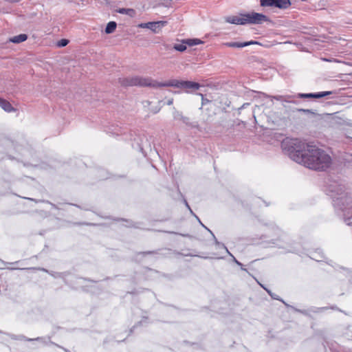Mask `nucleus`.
Listing matches in <instances>:
<instances>
[{
  "instance_id": "f257e3e1",
  "label": "nucleus",
  "mask_w": 352,
  "mask_h": 352,
  "mask_svg": "<svg viewBox=\"0 0 352 352\" xmlns=\"http://www.w3.org/2000/svg\"><path fill=\"white\" fill-rule=\"evenodd\" d=\"M282 147L289 152L294 161L309 168L324 170L329 166V155L316 145L298 139L286 138L282 142Z\"/></svg>"
},
{
  "instance_id": "f03ea898",
  "label": "nucleus",
  "mask_w": 352,
  "mask_h": 352,
  "mask_svg": "<svg viewBox=\"0 0 352 352\" xmlns=\"http://www.w3.org/2000/svg\"><path fill=\"white\" fill-rule=\"evenodd\" d=\"M334 190H331V199L333 201V206L336 208L342 210L347 225H351L347 222L352 217V197L344 192V186H340L336 196L333 194Z\"/></svg>"
},
{
  "instance_id": "7ed1b4c3",
  "label": "nucleus",
  "mask_w": 352,
  "mask_h": 352,
  "mask_svg": "<svg viewBox=\"0 0 352 352\" xmlns=\"http://www.w3.org/2000/svg\"><path fill=\"white\" fill-rule=\"evenodd\" d=\"M267 21V16L254 12L225 17L226 23L234 25L261 24Z\"/></svg>"
},
{
  "instance_id": "20e7f679",
  "label": "nucleus",
  "mask_w": 352,
  "mask_h": 352,
  "mask_svg": "<svg viewBox=\"0 0 352 352\" xmlns=\"http://www.w3.org/2000/svg\"><path fill=\"white\" fill-rule=\"evenodd\" d=\"M126 85L130 86L160 87V82L153 80L151 78L133 76L126 79Z\"/></svg>"
},
{
  "instance_id": "39448f33",
  "label": "nucleus",
  "mask_w": 352,
  "mask_h": 352,
  "mask_svg": "<svg viewBox=\"0 0 352 352\" xmlns=\"http://www.w3.org/2000/svg\"><path fill=\"white\" fill-rule=\"evenodd\" d=\"M263 7H274L279 9H287L291 6L290 0H260Z\"/></svg>"
},
{
  "instance_id": "423d86ee",
  "label": "nucleus",
  "mask_w": 352,
  "mask_h": 352,
  "mask_svg": "<svg viewBox=\"0 0 352 352\" xmlns=\"http://www.w3.org/2000/svg\"><path fill=\"white\" fill-rule=\"evenodd\" d=\"M165 21H152L148 23H140L138 26L140 28H147L151 30L153 33H158L162 27L166 25Z\"/></svg>"
},
{
  "instance_id": "0eeeda50",
  "label": "nucleus",
  "mask_w": 352,
  "mask_h": 352,
  "mask_svg": "<svg viewBox=\"0 0 352 352\" xmlns=\"http://www.w3.org/2000/svg\"><path fill=\"white\" fill-rule=\"evenodd\" d=\"M259 44L257 41H248V42H243V43H238V42H230V43H226L224 45L227 47H243L251 45H257Z\"/></svg>"
},
{
  "instance_id": "6e6552de",
  "label": "nucleus",
  "mask_w": 352,
  "mask_h": 352,
  "mask_svg": "<svg viewBox=\"0 0 352 352\" xmlns=\"http://www.w3.org/2000/svg\"><path fill=\"white\" fill-rule=\"evenodd\" d=\"M174 118L175 120H179V121L182 122L184 124H186L188 126H190L191 127L195 126L192 124V123L190 122V118L188 117L183 116L182 113L179 112V111H175L174 113Z\"/></svg>"
},
{
  "instance_id": "1a4fd4ad",
  "label": "nucleus",
  "mask_w": 352,
  "mask_h": 352,
  "mask_svg": "<svg viewBox=\"0 0 352 352\" xmlns=\"http://www.w3.org/2000/svg\"><path fill=\"white\" fill-rule=\"evenodd\" d=\"M184 80H174L168 82L161 83L160 82V87H174L177 88H183V82Z\"/></svg>"
},
{
  "instance_id": "9d476101",
  "label": "nucleus",
  "mask_w": 352,
  "mask_h": 352,
  "mask_svg": "<svg viewBox=\"0 0 352 352\" xmlns=\"http://www.w3.org/2000/svg\"><path fill=\"white\" fill-rule=\"evenodd\" d=\"M28 39V35L25 34H21L14 36H12L8 39L9 42L13 43H21L25 41Z\"/></svg>"
},
{
  "instance_id": "9b49d317",
  "label": "nucleus",
  "mask_w": 352,
  "mask_h": 352,
  "mask_svg": "<svg viewBox=\"0 0 352 352\" xmlns=\"http://www.w3.org/2000/svg\"><path fill=\"white\" fill-rule=\"evenodd\" d=\"M199 87L200 85L195 82L184 80L183 82V89L197 90Z\"/></svg>"
},
{
  "instance_id": "f8f14e48",
  "label": "nucleus",
  "mask_w": 352,
  "mask_h": 352,
  "mask_svg": "<svg viewBox=\"0 0 352 352\" xmlns=\"http://www.w3.org/2000/svg\"><path fill=\"white\" fill-rule=\"evenodd\" d=\"M0 107H1L4 111L7 112L15 111V109L12 107V106L8 101L2 98H0Z\"/></svg>"
},
{
  "instance_id": "ddd939ff",
  "label": "nucleus",
  "mask_w": 352,
  "mask_h": 352,
  "mask_svg": "<svg viewBox=\"0 0 352 352\" xmlns=\"http://www.w3.org/2000/svg\"><path fill=\"white\" fill-rule=\"evenodd\" d=\"M117 12L120 14H126L132 18L136 15V11L133 8H120L117 10Z\"/></svg>"
},
{
  "instance_id": "4468645a",
  "label": "nucleus",
  "mask_w": 352,
  "mask_h": 352,
  "mask_svg": "<svg viewBox=\"0 0 352 352\" xmlns=\"http://www.w3.org/2000/svg\"><path fill=\"white\" fill-rule=\"evenodd\" d=\"M329 94H330L329 91H324V92H320V93H318V94H301L300 97H302V98H319L323 97L324 96H327Z\"/></svg>"
},
{
  "instance_id": "2eb2a0df",
  "label": "nucleus",
  "mask_w": 352,
  "mask_h": 352,
  "mask_svg": "<svg viewBox=\"0 0 352 352\" xmlns=\"http://www.w3.org/2000/svg\"><path fill=\"white\" fill-rule=\"evenodd\" d=\"M117 27V24L114 21H110L107 23L106 28H105V33L106 34H111L115 32Z\"/></svg>"
},
{
  "instance_id": "dca6fc26",
  "label": "nucleus",
  "mask_w": 352,
  "mask_h": 352,
  "mask_svg": "<svg viewBox=\"0 0 352 352\" xmlns=\"http://www.w3.org/2000/svg\"><path fill=\"white\" fill-rule=\"evenodd\" d=\"M186 46L185 40H182L181 43L175 44L173 49L179 52H184L186 50Z\"/></svg>"
},
{
  "instance_id": "f3484780",
  "label": "nucleus",
  "mask_w": 352,
  "mask_h": 352,
  "mask_svg": "<svg viewBox=\"0 0 352 352\" xmlns=\"http://www.w3.org/2000/svg\"><path fill=\"white\" fill-rule=\"evenodd\" d=\"M185 43L188 46H193L201 44L203 42L198 38H192V39H185Z\"/></svg>"
},
{
  "instance_id": "a211bd4d",
  "label": "nucleus",
  "mask_w": 352,
  "mask_h": 352,
  "mask_svg": "<svg viewBox=\"0 0 352 352\" xmlns=\"http://www.w3.org/2000/svg\"><path fill=\"white\" fill-rule=\"evenodd\" d=\"M69 43V41L67 39L63 38L58 41L57 46L58 47H63L66 46Z\"/></svg>"
},
{
  "instance_id": "6ab92c4d",
  "label": "nucleus",
  "mask_w": 352,
  "mask_h": 352,
  "mask_svg": "<svg viewBox=\"0 0 352 352\" xmlns=\"http://www.w3.org/2000/svg\"><path fill=\"white\" fill-rule=\"evenodd\" d=\"M199 95L201 97V105H204L210 102L209 100L204 98L202 94H199Z\"/></svg>"
},
{
  "instance_id": "aec40b11",
  "label": "nucleus",
  "mask_w": 352,
  "mask_h": 352,
  "mask_svg": "<svg viewBox=\"0 0 352 352\" xmlns=\"http://www.w3.org/2000/svg\"><path fill=\"white\" fill-rule=\"evenodd\" d=\"M173 99H170V100H169L168 101L167 104H168V105H170V104H173Z\"/></svg>"
},
{
  "instance_id": "412c9836",
  "label": "nucleus",
  "mask_w": 352,
  "mask_h": 352,
  "mask_svg": "<svg viewBox=\"0 0 352 352\" xmlns=\"http://www.w3.org/2000/svg\"><path fill=\"white\" fill-rule=\"evenodd\" d=\"M336 119V116H333V113H331V122Z\"/></svg>"
}]
</instances>
